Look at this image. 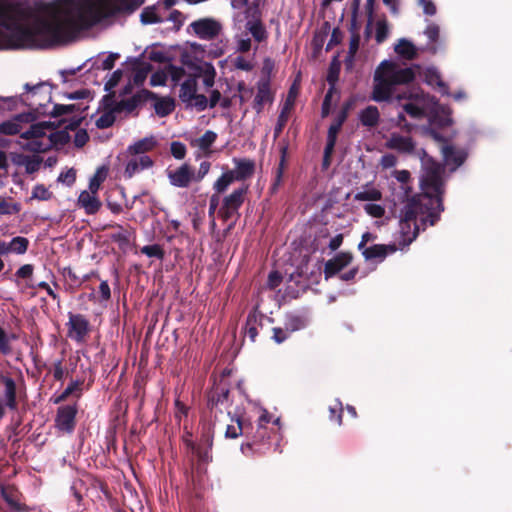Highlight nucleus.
I'll return each instance as SVG.
<instances>
[{"label":"nucleus","mask_w":512,"mask_h":512,"mask_svg":"<svg viewBox=\"0 0 512 512\" xmlns=\"http://www.w3.org/2000/svg\"><path fill=\"white\" fill-rule=\"evenodd\" d=\"M144 0H78L43 6L31 25L34 10L27 0H0V28L20 35L30 46L49 47L118 13H131Z\"/></svg>","instance_id":"f257e3e1"},{"label":"nucleus","mask_w":512,"mask_h":512,"mask_svg":"<svg viewBox=\"0 0 512 512\" xmlns=\"http://www.w3.org/2000/svg\"><path fill=\"white\" fill-rule=\"evenodd\" d=\"M444 167L432 159H423L421 193L410 198L400 211L398 246H409L427 224L434 225L444 210Z\"/></svg>","instance_id":"f03ea898"},{"label":"nucleus","mask_w":512,"mask_h":512,"mask_svg":"<svg viewBox=\"0 0 512 512\" xmlns=\"http://www.w3.org/2000/svg\"><path fill=\"white\" fill-rule=\"evenodd\" d=\"M414 77L412 68H399L387 61L382 62L374 75L372 100L396 101L410 117L423 118L430 106L434 104V98L420 90L408 88L397 92V85L409 83L414 80Z\"/></svg>","instance_id":"7ed1b4c3"},{"label":"nucleus","mask_w":512,"mask_h":512,"mask_svg":"<svg viewBox=\"0 0 512 512\" xmlns=\"http://www.w3.org/2000/svg\"><path fill=\"white\" fill-rule=\"evenodd\" d=\"M0 132L6 135L20 133L21 138L26 141L22 143V146L36 153L49 150L57 142L59 136L53 126L47 122L32 124L27 130L22 131L17 119L0 123Z\"/></svg>","instance_id":"20e7f679"},{"label":"nucleus","mask_w":512,"mask_h":512,"mask_svg":"<svg viewBox=\"0 0 512 512\" xmlns=\"http://www.w3.org/2000/svg\"><path fill=\"white\" fill-rule=\"evenodd\" d=\"M229 404V390L224 387H217L209 396L208 407L211 417H214V425L226 423L230 419L231 423L226 424L225 437L235 439L240 435H249V424H246L239 416H232L230 411L226 414L223 410H227Z\"/></svg>","instance_id":"39448f33"},{"label":"nucleus","mask_w":512,"mask_h":512,"mask_svg":"<svg viewBox=\"0 0 512 512\" xmlns=\"http://www.w3.org/2000/svg\"><path fill=\"white\" fill-rule=\"evenodd\" d=\"M179 98L188 107H195L203 111L208 106V100L205 95L197 94V80L195 77H188L180 87Z\"/></svg>","instance_id":"423d86ee"},{"label":"nucleus","mask_w":512,"mask_h":512,"mask_svg":"<svg viewBox=\"0 0 512 512\" xmlns=\"http://www.w3.org/2000/svg\"><path fill=\"white\" fill-rule=\"evenodd\" d=\"M248 192V186H243L235 189L231 194L224 197L222 206L219 209V216L227 221L234 215L238 214V210L245 200Z\"/></svg>","instance_id":"0eeeda50"},{"label":"nucleus","mask_w":512,"mask_h":512,"mask_svg":"<svg viewBox=\"0 0 512 512\" xmlns=\"http://www.w3.org/2000/svg\"><path fill=\"white\" fill-rule=\"evenodd\" d=\"M24 88L26 89V93L22 94V100L32 109L39 110L51 99L50 92L43 83L34 86L27 83Z\"/></svg>","instance_id":"6e6552de"},{"label":"nucleus","mask_w":512,"mask_h":512,"mask_svg":"<svg viewBox=\"0 0 512 512\" xmlns=\"http://www.w3.org/2000/svg\"><path fill=\"white\" fill-rule=\"evenodd\" d=\"M167 177L172 186L187 188L194 181V168L184 163L174 170L167 171Z\"/></svg>","instance_id":"1a4fd4ad"},{"label":"nucleus","mask_w":512,"mask_h":512,"mask_svg":"<svg viewBox=\"0 0 512 512\" xmlns=\"http://www.w3.org/2000/svg\"><path fill=\"white\" fill-rule=\"evenodd\" d=\"M77 408L75 405H65L58 408L55 425L58 430L65 433H72L75 428V417Z\"/></svg>","instance_id":"9d476101"},{"label":"nucleus","mask_w":512,"mask_h":512,"mask_svg":"<svg viewBox=\"0 0 512 512\" xmlns=\"http://www.w3.org/2000/svg\"><path fill=\"white\" fill-rule=\"evenodd\" d=\"M190 26L199 38L206 40L215 38L221 30V25L216 20L210 18L194 21Z\"/></svg>","instance_id":"9b49d317"},{"label":"nucleus","mask_w":512,"mask_h":512,"mask_svg":"<svg viewBox=\"0 0 512 512\" xmlns=\"http://www.w3.org/2000/svg\"><path fill=\"white\" fill-rule=\"evenodd\" d=\"M385 146L386 148L396 150L399 153L412 154L415 150L416 144L411 136L393 132L387 138Z\"/></svg>","instance_id":"f8f14e48"},{"label":"nucleus","mask_w":512,"mask_h":512,"mask_svg":"<svg viewBox=\"0 0 512 512\" xmlns=\"http://www.w3.org/2000/svg\"><path fill=\"white\" fill-rule=\"evenodd\" d=\"M213 445V434L210 431L202 435L200 443L192 445V454L197 458L199 467L212 460L210 450Z\"/></svg>","instance_id":"ddd939ff"},{"label":"nucleus","mask_w":512,"mask_h":512,"mask_svg":"<svg viewBox=\"0 0 512 512\" xmlns=\"http://www.w3.org/2000/svg\"><path fill=\"white\" fill-rule=\"evenodd\" d=\"M68 336L78 342L82 341L89 330V323L84 316L71 314L68 322Z\"/></svg>","instance_id":"4468645a"},{"label":"nucleus","mask_w":512,"mask_h":512,"mask_svg":"<svg viewBox=\"0 0 512 512\" xmlns=\"http://www.w3.org/2000/svg\"><path fill=\"white\" fill-rule=\"evenodd\" d=\"M130 159L126 164L124 176L128 179L132 178L135 174L148 169L153 166L154 162L148 155H129Z\"/></svg>","instance_id":"2eb2a0df"},{"label":"nucleus","mask_w":512,"mask_h":512,"mask_svg":"<svg viewBox=\"0 0 512 512\" xmlns=\"http://www.w3.org/2000/svg\"><path fill=\"white\" fill-rule=\"evenodd\" d=\"M352 261V255L347 252H341L337 254L334 258L328 260L325 263L324 274L325 278L328 279L338 272H340L343 268L348 266Z\"/></svg>","instance_id":"dca6fc26"},{"label":"nucleus","mask_w":512,"mask_h":512,"mask_svg":"<svg viewBox=\"0 0 512 512\" xmlns=\"http://www.w3.org/2000/svg\"><path fill=\"white\" fill-rule=\"evenodd\" d=\"M398 249L396 244H375L367 247L362 251L366 260L380 259L383 260L388 254L394 253Z\"/></svg>","instance_id":"f3484780"},{"label":"nucleus","mask_w":512,"mask_h":512,"mask_svg":"<svg viewBox=\"0 0 512 512\" xmlns=\"http://www.w3.org/2000/svg\"><path fill=\"white\" fill-rule=\"evenodd\" d=\"M235 168L229 170L235 180H245L250 178L255 170V163L249 159H234Z\"/></svg>","instance_id":"a211bd4d"},{"label":"nucleus","mask_w":512,"mask_h":512,"mask_svg":"<svg viewBox=\"0 0 512 512\" xmlns=\"http://www.w3.org/2000/svg\"><path fill=\"white\" fill-rule=\"evenodd\" d=\"M157 139L154 136L145 137L128 146L126 152L128 155H146L157 146Z\"/></svg>","instance_id":"6ab92c4d"},{"label":"nucleus","mask_w":512,"mask_h":512,"mask_svg":"<svg viewBox=\"0 0 512 512\" xmlns=\"http://www.w3.org/2000/svg\"><path fill=\"white\" fill-rule=\"evenodd\" d=\"M272 94L268 81H260L258 83V91L254 99L253 108L257 113L262 112L266 103L272 102Z\"/></svg>","instance_id":"aec40b11"},{"label":"nucleus","mask_w":512,"mask_h":512,"mask_svg":"<svg viewBox=\"0 0 512 512\" xmlns=\"http://www.w3.org/2000/svg\"><path fill=\"white\" fill-rule=\"evenodd\" d=\"M0 382L4 385V398L6 400V406L10 410L17 409V400H16V384L15 381L7 376H1Z\"/></svg>","instance_id":"412c9836"},{"label":"nucleus","mask_w":512,"mask_h":512,"mask_svg":"<svg viewBox=\"0 0 512 512\" xmlns=\"http://www.w3.org/2000/svg\"><path fill=\"white\" fill-rule=\"evenodd\" d=\"M78 204L84 208L87 214H95L101 207V202L95 193L82 191L78 198Z\"/></svg>","instance_id":"4be33fe9"},{"label":"nucleus","mask_w":512,"mask_h":512,"mask_svg":"<svg viewBox=\"0 0 512 512\" xmlns=\"http://www.w3.org/2000/svg\"><path fill=\"white\" fill-rule=\"evenodd\" d=\"M444 160L447 165H454L453 170L459 167L466 159V153L463 150L456 149L453 146H444L442 148Z\"/></svg>","instance_id":"5701e85b"},{"label":"nucleus","mask_w":512,"mask_h":512,"mask_svg":"<svg viewBox=\"0 0 512 512\" xmlns=\"http://www.w3.org/2000/svg\"><path fill=\"white\" fill-rule=\"evenodd\" d=\"M245 30V32H247L248 35L251 34L258 43L267 39V31L259 20H248L245 24Z\"/></svg>","instance_id":"b1692460"},{"label":"nucleus","mask_w":512,"mask_h":512,"mask_svg":"<svg viewBox=\"0 0 512 512\" xmlns=\"http://www.w3.org/2000/svg\"><path fill=\"white\" fill-rule=\"evenodd\" d=\"M380 113L376 106L370 105L360 113V121L366 127H375L378 125Z\"/></svg>","instance_id":"393cba45"},{"label":"nucleus","mask_w":512,"mask_h":512,"mask_svg":"<svg viewBox=\"0 0 512 512\" xmlns=\"http://www.w3.org/2000/svg\"><path fill=\"white\" fill-rule=\"evenodd\" d=\"M216 138H217V134L211 130H208L201 137L193 140L191 142V144L194 147H198L206 155H209L211 153L210 147L215 142Z\"/></svg>","instance_id":"a878e982"},{"label":"nucleus","mask_w":512,"mask_h":512,"mask_svg":"<svg viewBox=\"0 0 512 512\" xmlns=\"http://www.w3.org/2000/svg\"><path fill=\"white\" fill-rule=\"evenodd\" d=\"M425 80L427 84L438 87L442 94L449 95V88L436 69H428L425 73Z\"/></svg>","instance_id":"bb28decb"},{"label":"nucleus","mask_w":512,"mask_h":512,"mask_svg":"<svg viewBox=\"0 0 512 512\" xmlns=\"http://www.w3.org/2000/svg\"><path fill=\"white\" fill-rule=\"evenodd\" d=\"M152 69L153 67L149 62L143 61L137 63L134 68L133 83L137 86H141Z\"/></svg>","instance_id":"cd10ccee"},{"label":"nucleus","mask_w":512,"mask_h":512,"mask_svg":"<svg viewBox=\"0 0 512 512\" xmlns=\"http://www.w3.org/2000/svg\"><path fill=\"white\" fill-rule=\"evenodd\" d=\"M395 52L409 60L414 59L417 54L415 46L404 38L395 45Z\"/></svg>","instance_id":"c85d7f7f"},{"label":"nucleus","mask_w":512,"mask_h":512,"mask_svg":"<svg viewBox=\"0 0 512 512\" xmlns=\"http://www.w3.org/2000/svg\"><path fill=\"white\" fill-rule=\"evenodd\" d=\"M291 109H292V103H290L289 99H288V100H286V102L281 110V113L277 120V124L274 128V137L275 138L279 137V135L283 131V129L288 121Z\"/></svg>","instance_id":"c756f323"},{"label":"nucleus","mask_w":512,"mask_h":512,"mask_svg":"<svg viewBox=\"0 0 512 512\" xmlns=\"http://www.w3.org/2000/svg\"><path fill=\"white\" fill-rule=\"evenodd\" d=\"M234 181L236 180L230 171L223 173L213 184L215 194L219 195L225 192Z\"/></svg>","instance_id":"7c9ffc66"},{"label":"nucleus","mask_w":512,"mask_h":512,"mask_svg":"<svg viewBox=\"0 0 512 512\" xmlns=\"http://www.w3.org/2000/svg\"><path fill=\"white\" fill-rule=\"evenodd\" d=\"M268 432L267 428L259 425L255 434L252 436L251 441L247 442L246 444H243L241 446L242 451L245 453L246 449H253V447L257 446L259 443L263 442L264 439L267 437Z\"/></svg>","instance_id":"2f4dec72"},{"label":"nucleus","mask_w":512,"mask_h":512,"mask_svg":"<svg viewBox=\"0 0 512 512\" xmlns=\"http://www.w3.org/2000/svg\"><path fill=\"white\" fill-rule=\"evenodd\" d=\"M140 103L136 99V97L133 95L131 98L123 99L121 101H118L115 103L114 107L112 108L113 112L120 113L122 111H126L128 113L132 112Z\"/></svg>","instance_id":"473e14b6"},{"label":"nucleus","mask_w":512,"mask_h":512,"mask_svg":"<svg viewBox=\"0 0 512 512\" xmlns=\"http://www.w3.org/2000/svg\"><path fill=\"white\" fill-rule=\"evenodd\" d=\"M29 241L24 237H14L10 243H7L8 253L15 252L18 254H24L27 251Z\"/></svg>","instance_id":"72a5a7b5"},{"label":"nucleus","mask_w":512,"mask_h":512,"mask_svg":"<svg viewBox=\"0 0 512 512\" xmlns=\"http://www.w3.org/2000/svg\"><path fill=\"white\" fill-rule=\"evenodd\" d=\"M346 118H347V114L345 111H342L341 113H339V115L334 119V121L332 122V124L330 125V127L328 129V135H327L328 138L337 139V135H338L339 131L341 130V127H342L343 123L345 122Z\"/></svg>","instance_id":"f704fd0d"},{"label":"nucleus","mask_w":512,"mask_h":512,"mask_svg":"<svg viewBox=\"0 0 512 512\" xmlns=\"http://www.w3.org/2000/svg\"><path fill=\"white\" fill-rule=\"evenodd\" d=\"M235 42H236V50L241 53L248 52L252 47L251 38L249 37L247 32H242L240 34H237L235 36Z\"/></svg>","instance_id":"c9c22d12"},{"label":"nucleus","mask_w":512,"mask_h":512,"mask_svg":"<svg viewBox=\"0 0 512 512\" xmlns=\"http://www.w3.org/2000/svg\"><path fill=\"white\" fill-rule=\"evenodd\" d=\"M141 22L143 24L160 23L162 18L157 14L154 7H147L141 13Z\"/></svg>","instance_id":"e433bc0d"},{"label":"nucleus","mask_w":512,"mask_h":512,"mask_svg":"<svg viewBox=\"0 0 512 512\" xmlns=\"http://www.w3.org/2000/svg\"><path fill=\"white\" fill-rule=\"evenodd\" d=\"M389 34V25L386 19L378 20L376 23L375 39L377 43H383Z\"/></svg>","instance_id":"4c0bfd02"},{"label":"nucleus","mask_w":512,"mask_h":512,"mask_svg":"<svg viewBox=\"0 0 512 512\" xmlns=\"http://www.w3.org/2000/svg\"><path fill=\"white\" fill-rule=\"evenodd\" d=\"M382 198V194L377 189H368L355 194L354 199L358 201H377Z\"/></svg>","instance_id":"58836bf2"},{"label":"nucleus","mask_w":512,"mask_h":512,"mask_svg":"<svg viewBox=\"0 0 512 512\" xmlns=\"http://www.w3.org/2000/svg\"><path fill=\"white\" fill-rule=\"evenodd\" d=\"M174 109V103L170 99H160L155 103V110L159 116H166Z\"/></svg>","instance_id":"ea45409f"},{"label":"nucleus","mask_w":512,"mask_h":512,"mask_svg":"<svg viewBox=\"0 0 512 512\" xmlns=\"http://www.w3.org/2000/svg\"><path fill=\"white\" fill-rule=\"evenodd\" d=\"M1 495L3 499L8 503V505L14 510H20V506L16 499V494L13 488L11 487H2Z\"/></svg>","instance_id":"a19ab883"},{"label":"nucleus","mask_w":512,"mask_h":512,"mask_svg":"<svg viewBox=\"0 0 512 512\" xmlns=\"http://www.w3.org/2000/svg\"><path fill=\"white\" fill-rule=\"evenodd\" d=\"M51 197L52 193L43 184H37L32 190L30 199L47 201L51 199Z\"/></svg>","instance_id":"79ce46f5"},{"label":"nucleus","mask_w":512,"mask_h":512,"mask_svg":"<svg viewBox=\"0 0 512 512\" xmlns=\"http://www.w3.org/2000/svg\"><path fill=\"white\" fill-rule=\"evenodd\" d=\"M167 76L171 78V80L177 83L185 74V69L183 67L175 66L169 64L165 67Z\"/></svg>","instance_id":"37998d69"},{"label":"nucleus","mask_w":512,"mask_h":512,"mask_svg":"<svg viewBox=\"0 0 512 512\" xmlns=\"http://www.w3.org/2000/svg\"><path fill=\"white\" fill-rule=\"evenodd\" d=\"M113 113L114 112L111 111V112L104 113L103 115H101L96 120V126L100 129H104V128H108V127L112 126L113 123L115 122V116Z\"/></svg>","instance_id":"c03bdc74"},{"label":"nucleus","mask_w":512,"mask_h":512,"mask_svg":"<svg viewBox=\"0 0 512 512\" xmlns=\"http://www.w3.org/2000/svg\"><path fill=\"white\" fill-rule=\"evenodd\" d=\"M141 252L148 257H156L158 259H162L164 256L162 248L157 244L144 246Z\"/></svg>","instance_id":"a18cd8bd"},{"label":"nucleus","mask_w":512,"mask_h":512,"mask_svg":"<svg viewBox=\"0 0 512 512\" xmlns=\"http://www.w3.org/2000/svg\"><path fill=\"white\" fill-rule=\"evenodd\" d=\"M81 383L76 381L72 382L68 387L55 399V403L65 401L71 394L80 390Z\"/></svg>","instance_id":"49530a36"},{"label":"nucleus","mask_w":512,"mask_h":512,"mask_svg":"<svg viewBox=\"0 0 512 512\" xmlns=\"http://www.w3.org/2000/svg\"><path fill=\"white\" fill-rule=\"evenodd\" d=\"M105 179V174H103L100 170L96 172V174L90 179L89 182V191L91 193L97 194L101 183Z\"/></svg>","instance_id":"de8ad7c7"},{"label":"nucleus","mask_w":512,"mask_h":512,"mask_svg":"<svg viewBox=\"0 0 512 512\" xmlns=\"http://www.w3.org/2000/svg\"><path fill=\"white\" fill-rule=\"evenodd\" d=\"M170 150L173 157L178 160H181L186 156V146L179 141L172 142Z\"/></svg>","instance_id":"09e8293b"},{"label":"nucleus","mask_w":512,"mask_h":512,"mask_svg":"<svg viewBox=\"0 0 512 512\" xmlns=\"http://www.w3.org/2000/svg\"><path fill=\"white\" fill-rule=\"evenodd\" d=\"M394 176L402 184V189L408 193L410 191V187L408 186L411 177L410 172L407 170H398L394 172Z\"/></svg>","instance_id":"8fccbe9b"},{"label":"nucleus","mask_w":512,"mask_h":512,"mask_svg":"<svg viewBox=\"0 0 512 512\" xmlns=\"http://www.w3.org/2000/svg\"><path fill=\"white\" fill-rule=\"evenodd\" d=\"M280 151H281V161H280L279 167L277 169L275 182H274L273 187H272L273 190H276V188L279 185V183L281 181V178H282L283 167H284V162H285V155H286V152H287V146L283 145L281 147Z\"/></svg>","instance_id":"3c124183"},{"label":"nucleus","mask_w":512,"mask_h":512,"mask_svg":"<svg viewBox=\"0 0 512 512\" xmlns=\"http://www.w3.org/2000/svg\"><path fill=\"white\" fill-rule=\"evenodd\" d=\"M364 210L366 211L367 214L375 218H380L385 214L384 207H382L379 204H366L364 206Z\"/></svg>","instance_id":"603ef678"},{"label":"nucleus","mask_w":512,"mask_h":512,"mask_svg":"<svg viewBox=\"0 0 512 512\" xmlns=\"http://www.w3.org/2000/svg\"><path fill=\"white\" fill-rule=\"evenodd\" d=\"M75 105H64V104H56L51 111V114L54 117H59L62 115L70 114L74 111Z\"/></svg>","instance_id":"864d4df0"},{"label":"nucleus","mask_w":512,"mask_h":512,"mask_svg":"<svg viewBox=\"0 0 512 512\" xmlns=\"http://www.w3.org/2000/svg\"><path fill=\"white\" fill-rule=\"evenodd\" d=\"M167 78H168V76H167L165 69L162 71H157L152 74V76L150 78V85L151 86L165 85Z\"/></svg>","instance_id":"5fc2aeb1"},{"label":"nucleus","mask_w":512,"mask_h":512,"mask_svg":"<svg viewBox=\"0 0 512 512\" xmlns=\"http://www.w3.org/2000/svg\"><path fill=\"white\" fill-rule=\"evenodd\" d=\"M234 65L237 69L243 70V71H251L254 67V64L251 60L246 59L243 56H237L234 59Z\"/></svg>","instance_id":"6e6d98bb"},{"label":"nucleus","mask_w":512,"mask_h":512,"mask_svg":"<svg viewBox=\"0 0 512 512\" xmlns=\"http://www.w3.org/2000/svg\"><path fill=\"white\" fill-rule=\"evenodd\" d=\"M418 5L423 8L424 14L433 16L436 14V5L432 0H418Z\"/></svg>","instance_id":"4d7b16f0"},{"label":"nucleus","mask_w":512,"mask_h":512,"mask_svg":"<svg viewBox=\"0 0 512 512\" xmlns=\"http://www.w3.org/2000/svg\"><path fill=\"white\" fill-rule=\"evenodd\" d=\"M219 203H220V197L219 195L217 194H213L211 195L210 199H209V211H208V214H209V217L212 218V225L214 226L215 225V221H214V214L219 206Z\"/></svg>","instance_id":"13d9d810"},{"label":"nucleus","mask_w":512,"mask_h":512,"mask_svg":"<svg viewBox=\"0 0 512 512\" xmlns=\"http://www.w3.org/2000/svg\"><path fill=\"white\" fill-rule=\"evenodd\" d=\"M210 162L204 161L200 164L197 172L194 171V181L200 182L209 172L210 170Z\"/></svg>","instance_id":"bf43d9fd"},{"label":"nucleus","mask_w":512,"mask_h":512,"mask_svg":"<svg viewBox=\"0 0 512 512\" xmlns=\"http://www.w3.org/2000/svg\"><path fill=\"white\" fill-rule=\"evenodd\" d=\"M41 162H42V159H40V158H35V157L28 158L24 163L26 172L29 174H32V173L38 171L40 168Z\"/></svg>","instance_id":"052dcab7"},{"label":"nucleus","mask_w":512,"mask_h":512,"mask_svg":"<svg viewBox=\"0 0 512 512\" xmlns=\"http://www.w3.org/2000/svg\"><path fill=\"white\" fill-rule=\"evenodd\" d=\"M122 75L123 73L121 70L114 71L109 80L105 83V90L110 91L115 86H117L122 78Z\"/></svg>","instance_id":"680f3d73"},{"label":"nucleus","mask_w":512,"mask_h":512,"mask_svg":"<svg viewBox=\"0 0 512 512\" xmlns=\"http://www.w3.org/2000/svg\"><path fill=\"white\" fill-rule=\"evenodd\" d=\"M75 179H76V172L73 169H69L65 172H62L58 177L59 182L65 183L67 185L73 184Z\"/></svg>","instance_id":"e2e57ef3"},{"label":"nucleus","mask_w":512,"mask_h":512,"mask_svg":"<svg viewBox=\"0 0 512 512\" xmlns=\"http://www.w3.org/2000/svg\"><path fill=\"white\" fill-rule=\"evenodd\" d=\"M272 331H273L272 338L278 344L284 342L288 338V336H289L288 330H284V329L279 328V327H274L272 329Z\"/></svg>","instance_id":"0e129e2a"},{"label":"nucleus","mask_w":512,"mask_h":512,"mask_svg":"<svg viewBox=\"0 0 512 512\" xmlns=\"http://www.w3.org/2000/svg\"><path fill=\"white\" fill-rule=\"evenodd\" d=\"M119 58V54L110 53L101 63L99 68L102 70H111L114 67L115 61Z\"/></svg>","instance_id":"69168bd1"},{"label":"nucleus","mask_w":512,"mask_h":512,"mask_svg":"<svg viewBox=\"0 0 512 512\" xmlns=\"http://www.w3.org/2000/svg\"><path fill=\"white\" fill-rule=\"evenodd\" d=\"M440 29L439 26L431 23L427 26L425 30V35L432 41L436 42L439 38Z\"/></svg>","instance_id":"338daca9"},{"label":"nucleus","mask_w":512,"mask_h":512,"mask_svg":"<svg viewBox=\"0 0 512 512\" xmlns=\"http://www.w3.org/2000/svg\"><path fill=\"white\" fill-rule=\"evenodd\" d=\"M0 350L4 354H7L11 351V347L9 344V337L6 335L5 331L1 327H0Z\"/></svg>","instance_id":"774afa93"}]
</instances>
